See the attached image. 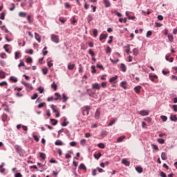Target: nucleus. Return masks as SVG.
Segmentation results:
<instances>
[{
    "label": "nucleus",
    "mask_w": 177,
    "mask_h": 177,
    "mask_svg": "<svg viewBox=\"0 0 177 177\" xmlns=\"http://www.w3.org/2000/svg\"><path fill=\"white\" fill-rule=\"evenodd\" d=\"M5 85H8V83L6 82H0V86H5Z\"/></svg>",
    "instance_id": "60"
},
{
    "label": "nucleus",
    "mask_w": 177,
    "mask_h": 177,
    "mask_svg": "<svg viewBox=\"0 0 177 177\" xmlns=\"http://www.w3.org/2000/svg\"><path fill=\"white\" fill-rule=\"evenodd\" d=\"M153 34V32H151V30H149L147 32V38H149V37H151V35Z\"/></svg>",
    "instance_id": "50"
},
{
    "label": "nucleus",
    "mask_w": 177,
    "mask_h": 177,
    "mask_svg": "<svg viewBox=\"0 0 177 177\" xmlns=\"http://www.w3.org/2000/svg\"><path fill=\"white\" fill-rule=\"evenodd\" d=\"M51 88H53L54 91H57V84L53 82V83L51 84Z\"/></svg>",
    "instance_id": "27"
},
{
    "label": "nucleus",
    "mask_w": 177,
    "mask_h": 177,
    "mask_svg": "<svg viewBox=\"0 0 177 177\" xmlns=\"http://www.w3.org/2000/svg\"><path fill=\"white\" fill-rule=\"evenodd\" d=\"M20 64L18 65V67H26V65L24 64V62H21V59H20Z\"/></svg>",
    "instance_id": "52"
},
{
    "label": "nucleus",
    "mask_w": 177,
    "mask_h": 177,
    "mask_svg": "<svg viewBox=\"0 0 177 177\" xmlns=\"http://www.w3.org/2000/svg\"><path fill=\"white\" fill-rule=\"evenodd\" d=\"M161 158H162V160H165L168 158V157L167 156V153H165V152H162Z\"/></svg>",
    "instance_id": "19"
},
{
    "label": "nucleus",
    "mask_w": 177,
    "mask_h": 177,
    "mask_svg": "<svg viewBox=\"0 0 177 177\" xmlns=\"http://www.w3.org/2000/svg\"><path fill=\"white\" fill-rule=\"evenodd\" d=\"M51 40L53 42H55V44H59L60 41L59 35H51Z\"/></svg>",
    "instance_id": "2"
},
{
    "label": "nucleus",
    "mask_w": 177,
    "mask_h": 177,
    "mask_svg": "<svg viewBox=\"0 0 177 177\" xmlns=\"http://www.w3.org/2000/svg\"><path fill=\"white\" fill-rule=\"evenodd\" d=\"M91 73H93V74H95V73H96V68H95V66H94V65H92L91 66Z\"/></svg>",
    "instance_id": "44"
},
{
    "label": "nucleus",
    "mask_w": 177,
    "mask_h": 177,
    "mask_svg": "<svg viewBox=\"0 0 177 177\" xmlns=\"http://www.w3.org/2000/svg\"><path fill=\"white\" fill-rule=\"evenodd\" d=\"M62 99H63L62 102L64 103H66L67 102L68 98H67V96H66V94H62Z\"/></svg>",
    "instance_id": "33"
},
{
    "label": "nucleus",
    "mask_w": 177,
    "mask_h": 177,
    "mask_svg": "<svg viewBox=\"0 0 177 177\" xmlns=\"http://www.w3.org/2000/svg\"><path fill=\"white\" fill-rule=\"evenodd\" d=\"M122 164H124L126 167H129V165H131V163L128 160H127V159H123L122 160Z\"/></svg>",
    "instance_id": "12"
},
{
    "label": "nucleus",
    "mask_w": 177,
    "mask_h": 177,
    "mask_svg": "<svg viewBox=\"0 0 177 177\" xmlns=\"http://www.w3.org/2000/svg\"><path fill=\"white\" fill-rule=\"evenodd\" d=\"M93 35H94L95 38H96V37H97V29H94L93 30Z\"/></svg>",
    "instance_id": "43"
},
{
    "label": "nucleus",
    "mask_w": 177,
    "mask_h": 177,
    "mask_svg": "<svg viewBox=\"0 0 177 177\" xmlns=\"http://www.w3.org/2000/svg\"><path fill=\"white\" fill-rule=\"evenodd\" d=\"M35 38L39 43L41 42V36L37 32H35Z\"/></svg>",
    "instance_id": "10"
},
{
    "label": "nucleus",
    "mask_w": 177,
    "mask_h": 177,
    "mask_svg": "<svg viewBox=\"0 0 177 177\" xmlns=\"http://www.w3.org/2000/svg\"><path fill=\"white\" fill-rule=\"evenodd\" d=\"M87 20H88V23H91V21H92V15H89L87 17Z\"/></svg>",
    "instance_id": "56"
},
{
    "label": "nucleus",
    "mask_w": 177,
    "mask_h": 177,
    "mask_svg": "<svg viewBox=\"0 0 177 177\" xmlns=\"http://www.w3.org/2000/svg\"><path fill=\"white\" fill-rule=\"evenodd\" d=\"M136 171H137L138 174H142V172H143V168H142V167H136Z\"/></svg>",
    "instance_id": "21"
},
{
    "label": "nucleus",
    "mask_w": 177,
    "mask_h": 177,
    "mask_svg": "<svg viewBox=\"0 0 177 177\" xmlns=\"http://www.w3.org/2000/svg\"><path fill=\"white\" fill-rule=\"evenodd\" d=\"M39 157L40 158H42V160H45V158H46V155L42 152H40Z\"/></svg>",
    "instance_id": "30"
},
{
    "label": "nucleus",
    "mask_w": 177,
    "mask_h": 177,
    "mask_svg": "<svg viewBox=\"0 0 177 177\" xmlns=\"http://www.w3.org/2000/svg\"><path fill=\"white\" fill-rule=\"evenodd\" d=\"M97 147H99L100 149H104V147H106V146H104V143H99L97 145Z\"/></svg>",
    "instance_id": "42"
},
{
    "label": "nucleus",
    "mask_w": 177,
    "mask_h": 177,
    "mask_svg": "<svg viewBox=\"0 0 177 177\" xmlns=\"http://www.w3.org/2000/svg\"><path fill=\"white\" fill-rule=\"evenodd\" d=\"M95 117L97 120H99V117H100V111H99V110L96 111Z\"/></svg>",
    "instance_id": "23"
},
{
    "label": "nucleus",
    "mask_w": 177,
    "mask_h": 177,
    "mask_svg": "<svg viewBox=\"0 0 177 177\" xmlns=\"http://www.w3.org/2000/svg\"><path fill=\"white\" fill-rule=\"evenodd\" d=\"M6 15V13L5 12H3L1 13V17H0L1 20H5Z\"/></svg>",
    "instance_id": "36"
},
{
    "label": "nucleus",
    "mask_w": 177,
    "mask_h": 177,
    "mask_svg": "<svg viewBox=\"0 0 177 177\" xmlns=\"http://www.w3.org/2000/svg\"><path fill=\"white\" fill-rule=\"evenodd\" d=\"M37 97H38V94L37 93H35L33 94V96L31 97V100H35V99H37Z\"/></svg>",
    "instance_id": "45"
},
{
    "label": "nucleus",
    "mask_w": 177,
    "mask_h": 177,
    "mask_svg": "<svg viewBox=\"0 0 177 177\" xmlns=\"http://www.w3.org/2000/svg\"><path fill=\"white\" fill-rule=\"evenodd\" d=\"M171 121H174V122H176L177 121V117L176 115H173L170 116Z\"/></svg>",
    "instance_id": "22"
},
{
    "label": "nucleus",
    "mask_w": 177,
    "mask_h": 177,
    "mask_svg": "<svg viewBox=\"0 0 177 177\" xmlns=\"http://www.w3.org/2000/svg\"><path fill=\"white\" fill-rule=\"evenodd\" d=\"M6 77V73L3 71H0V78H1V80H3V78H5Z\"/></svg>",
    "instance_id": "25"
},
{
    "label": "nucleus",
    "mask_w": 177,
    "mask_h": 177,
    "mask_svg": "<svg viewBox=\"0 0 177 177\" xmlns=\"http://www.w3.org/2000/svg\"><path fill=\"white\" fill-rule=\"evenodd\" d=\"M41 71L44 75H46L48 74V68H42Z\"/></svg>",
    "instance_id": "38"
},
{
    "label": "nucleus",
    "mask_w": 177,
    "mask_h": 177,
    "mask_svg": "<svg viewBox=\"0 0 177 177\" xmlns=\"http://www.w3.org/2000/svg\"><path fill=\"white\" fill-rule=\"evenodd\" d=\"M160 118H161L162 121H163V122H165V121H167V120H168V118L165 115H161Z\"/></svg>",
    "instance_id": "41"
},
{
    "label": "nucleus",
    "mask_w": 177,
    "mask_h": 177,
    "mask_svg": "<svg viewBox=\"0 0 177 177\" xmlns=\"http://www.w3.org/2000/svg\"><path fill=\"white\" fill-rule=\"evenodd\" d=\"M44 106H45V102H41L38 104V108L41 109V107H44Z\"/></svg>",
    "instance_id": "57"
},
{
    "label": "nucleus",
    "mask_w": 177,
    "mask_h": 177,
    "mask_svg": "<svg viewBox=\"0 0 177 177\" xmlns=\"http://www.w3.org/2000/svg\"><path fill=\"white\" fill-rule=\"evenodd\" d=\"M158 142L160 145H164L165 143V140L162 139V138H159V139H158Z\"/></svg>",
    "instance_id": "31"
},
{
    "label": "nucleus",
    "mask_w": 177,
    "mask_h": 177,
    "mask_svg": "<svg viewBox=\"0 0 177 177\" xmlns=\"http://www.w3.org/2000/svg\"><path fill=\"white\" fill-rule=\"evenodd\" d=\"M160 176L161 177H167V174L165 173H164V171H161Z\"/></svg>",
    "instance_id": "62"
},
{
    "label": "nucleus",
    "mask_w": 177,
    "mask_h": 177,
    "mask_svg": "<svg viewBox=\"0 0 177 177\" xmlns=\"http://www.w3.org/2000/svg\"><path fill=\"white\" fill-rule=\"evenodd\" d=\"M88 53H89V55H91V56H95V52H93V51L92 50V49H90V50H88Z\"/></svg>",
    "instance_id": "58"
},
{
    "label": "nucleus",
    "mask_w": 177,
    "mask_h": 177,
    "mask_svg": "<svg viewBox=\"0 0 177 177\" xmlns=\"http://www.w3.org/2000/svg\"><path fill=\"white\" fill-rule=\"evenodd\" d=\"M19 17H26L27 16V12H19Z\"/></svg>",
    "instance_id": "26"
},
{
    "label": "nucleus",
    "mask_w": 177,
    "mask_h": 177,
    "mask_svg": "<svg viewBox=\"0 0 177 177\" xmlns=\"http://www.w3.org/2000/svg\"><path fill=\"white\" fill-rule=\"evenodd\" d=\"M50 121L52 123V125L57 124V120L56 119H50Z\"/></svg>",
    "instance_id": "28"
},
{
    "label": "nucleus",
    "mask_w": 177,
    "mask_h": 177,
    "mask_svg": "<svg viewBox=\"0 0 177 177\" xmlns=\"http://www.w3.org/2000/svg\"><path fill=\"white\" fill-rule=\"evenodd\" d=\"M91 110V106H85L82 108V115H89V111Z\"/></svg>",
    "instance_id": "1"
},
{
    "label": "nucleus",
    "mask_w": 177,
    "mask_h": 177,
    "mask_svg": "<svg viewBox=\"0 0 177 177\" xmlns=\"http://www.w3.org/2000/svg\"><path fill=\"white\" fill-rule=\"evenodd\" d=\"M106 53H111V48H110V46L106 47Z\"/></svg>",
    "instance_id": "54"
},
{
    "label": "nucleus",
    "mask_w": 177,
    "mask_h": 177,
    "mask_svg": "<svg viewBox=\"0 0 177 177\" xmlns=\"http://www.w3.org/2000/svg\"><path fill=\"white\" fill-rule=\"evenodd\" d=\"M149 80L151 81H152V82H156V80H158V76L154 75H152L151 74H149Z\"/></svg>",
    "instance_id": "3"
},
{
    "label": "nucleus",
    "mask_w": 177,
    "mask_h": 177,
    "mask_svg": "<svg viewBox=\"0 0 177 177\" xmlns=\"http://www.w3.org/2000/svg\"><path fill=\"white\" fill-rule=\"evenodd\" d=\"M22 85H24V86H26V88H28V89H32V86H31V84L30 83H27L26 82H21Z\"/></svg>",
    "instance_id": "6"
},
{
    "label": "nucleus",
    "mask_w": 177,
    "mask_h": 177,
    "mask_svg": "<svg viewBox=\"0 0 177 177\" xmlns=\"http://www.w3.org/2000/svg\"><path fill=\"white\" fill-rule=\"evenodd\" d=\"M115 121H117V119L113 118L110 120L109 123L108 124V127H111V125H114L115 124Z\"/></svg>",
    "instance_id": "14"
},
{
    "label": "nucleus",
    "mask_w": 177,
    "mask_h": 177,
    "mask_svg": "<svg viewBox=\"0 0 177 177\" xmlns=\"http://www.w3.org/2000/svg\"><path fill=\"white\" fill-rule=\"evenodd\" d=\"M10 81H12V82H17V77H15L13 76H11L10 77Z\"/></svg>",
    "instance_id": "34"
},
{
    "label": "nucleus",
    "mask_w": 177,
    "mask_h": 177,
    "mask_svg": "<svg viewBox=\"0 0 177 177\" xmlns=\"http://www.w3.org/2000/svg\"><path fill=\"white\" fill-rule=\"evenodd\" d=\"M122 88H123V89H127V86L125 85H127V82H122L120 84Z\"/></svg>",
    "instance_id": "40"
},
{
    "label": "nucleus",
    "mask_w": 177,
    "mask_h": 177,
    "mask_svg": "<svg viewBox=\"0 0 177 177\" xmlns=\"http://www.w3.org/2000/svg\"><path fill=\"white\" fill-rule=\"evenodd\" d=\"M108 36L109 35L107 34L102 33L100 36V41H103V39H106V38H107Z\"/></svg>",
    "instance_id": "9"
},
{
    "label": "nucleus",
    "mask_w": 177,
    "mask_h": 177,
    "mask_svg": "<svg viewBox=\"0 0 177 177\" xmlns=\"http://www.w3.org/2000/svg\"><path fill=\"white\" fill-rule=\"evenodd\" d=\"M8 120V115H6V113H3L2 115V121L5 122Z\"/></svg>",
    "instance_id": "29"
},
{
    "label": "nucleus",
    "mask_w": 177,
    "mask_h": 177,
    "mask_svg": "<svg viewBox=\"0 0 177 177\" xmlns=\"http://www.w3.org/2000/svg\"><path fill=\"white\" fill-rule=\"evenodd\" d=\"M172 109L174 111H177V105L176 104L173 105Z\"/></svg>",
    "instance_id": "64"
},
{
    "label": "nucleus",
    "mask_w": 177,
    "mask_h": 177,
    "mask_svg": "<svg viewBox=\"0 0 177 177\" xmlns=\"http://www.w3.org/2000/svg\"><path fill=\"white\" fill-rule=\"evenodd\" d=\"M168 39L170 42H174V35L171 33L167 35Z\"/></svg>",
    "instance_id": "16"
},
{
    "label": "nucleus",
    "mask_w": 177,
    "mask_h": 177,
    "mask_svg": "<svg viewBox=\"0 0 177 177\" xmlns=\"http://www.w3.org/2000/svg\"><path fill=\"white\" fill-rule=\"evenodd\" d=\"M145 121H147V122H151V119L150 118H145Z\"/></svg>",
    "instance_id": "61"
},
{
    "label": "nucleus",
    "mask_w": 177,
    "mask_h": 177,
    "mask_svg": "<svg viewBox=\"0 0 177 177\" xmlns=\"http://www.w3.org/2000/svg\"><path fill=\"white\" fill-rule=\"evenodd\" d=\"M118 78V76L115 75V77H112L109 79V82H114V81H115V80H117Z\"/></svg>",
    "instance_id": "32"
},
{
    "label": "nucleus",
    "mask_w": 177,
    "mask_h": 177,
    "mask_svg": "<svg viewBox=\"0 0 177 177\" xmlns=\"http://www.w3.org/2000/svg\"><path fill=\"white\" fill-rule=\"evenodd\" d=\"M140 89H142L141 86H137L134 88V91H135L136 93H140Z\"/></svg>",
    "instance_id": "11"
},
{
    "label": "nucleus",
    "mask_w": 177,
    "mask_h": 177,
    "mask_svg": "<svg viewBox=\"0 0 177 177\" xmlns=\"http://www.w3.org/2000/svg\"><path fill=\"white\" fill-rule=\"evenodd\" d=\"M21 176H23V175H21V174L20 173H16L15 174V177H21Z\"/></svg>",
    "instance_id": "63"
},
{
    "label": "nucleus",
    "mask_w": 177,
    "mask_h": 177,
    "mask_svg": "<svg viewBox=\"0 0 177 177\" xmlns=\"http://www.w3.org/2000/svg\"><path fill=\"white\" fill-rule=\"evenodd\" d=\"M55 96H56L57 97L54 98V100H62V95H60L59 93H55Z\"/></svg>",
    "instance_id": "13"
},
{
    "label": "nucleus",
    "mask_w": 177,
    "mask_h": 177,
    "mask_svg": "<svg viewBox=\"0 0 177 177\" xmlns=\"http://www.w3.org/2000/svg\"><path fill=\"white\" fill-rule=\"evenodd\" d=\"M59 21H60L61 23H62V24H64L66 23V19H64L60 17V18L59 19Z\"/></svg>",
    "instance_id": "55"
},
{
    "label": "nucleus",
    "mask_w": 177,
    "mask_h": 177,
    "mask_svg": "<svg viewBox=\"0 0 177 177\" xmlns=\"http://www.w3.org/2000/svg\"><path fill=\"white\" fill-rule=\"evenodd\" d=\"M138 48H133V55H135V56H136V55H138Z\"/></svg>",
    "instance_id": "49"
},
{
    "label": "nucleus",
    "mask_w": 177,
    "mask_h": 177,
    "mask_svg": "<svg viewBox=\"0 0 177 177\" xmlns=\"http://www.w3.org/2000/svg\"><path fill=\"white\" fill-rule=\"evenodd\" d=\"M55 146H63V142H62V140H57L55 142Z\"/></svg>",
    "instance_id": "18"
},
{
    "label": "nucleus",
    "mask_w": 177,
    "mask_h": 177,
    "mask_svg": "<svg viewBox=\"0 0 177 177\" xmlns=\"http://www.w3.org/2000/svg\"><path fill=\"white\" fill-rule=\"evenodd\" d=\"M151 147H153V149L154 150H158V146H157V145L153 144V145H151Z\"/></svg>",
    "instance_id": "59"
},
{
    "label": "nucleus",
    "mask_w": 177,
    "mask_h": 177,
    "mask_svg": "<svg viewBox=\"0 0 177 177\" xmlns=\"http://www.w3.org/2000/svg\"><path fill=\"white\" fill-rule=\"evenodd\" d=\"M26 53H28L29 55H32L34 53V50L32 49H28L26 50Z\"/></svg>",
    "instance_id": "39"
},
{
    "label": "nucleus",
    "mask_w": 177,
    "mask_h": 177,
    "mask_svg": "<svg viewBox=\"0 0 177 177\" xmlns=\"http://www.w3.org/2000/svg\"><path fill=\"white\" fill-rule=\"evenodd\" d=\"M26 63H32V58L31 57L26 58Z\"/></svg>",
    "instance_id": "46"
},
{
    "label": "nucleus",
    "mask_w": 177,
    "mask_h": 177,
    "mask_svg": "<svg viewBox=\"0 0 177 177\" xmlns=\"http://www.w3.org/2000/svg\"><path fill=\"white\" fill-rule=\"evenodd\" d=\"M20 57V53L15 52V60H17Z\"/></svg>",
    "instance_id": "47"
},
{
    "label": "nucleus",
    "mask_w": 177,
    "mask_h": 177,
    "mask_svg": "<svg viewBox=\"0 0 177 177\" xmlns=\"http://www.w3.org/2000/svg\"><path fill=\"white\" fill-rule=\"evenodd\" d=\"M103 3L105 5V8H110L111 6V3L109 0H104Z\"/></svg>",
    "instance_id": "7"
},
{
    "label": "nucleus",
    "mask_w": 177,
    "mask_h": 177,
    "mask_svg": "<svg viewBox=\"0 0 177 177\" xmlns=\"http://www.w3.org/2000/svg\"><path fill=\"white\" fill-rule=\"evenodd\" d=\"M92 88L93 89H97V91L100 90V84L99 83H94L92 84Z\"/></svg>",
    "instance_id": "4"
},
{
    "label": "nucleus",
    "mask_w": 177,
    "mask_h": 177,
    "mask_svg": "<svg viewBox=\"0 0 177 177\" xmlns=\"http://www.w3.org/2000/svg\"><path fill=\"white\" fill-rule=\"evenodd\" d=\"M138 114H140V115H142V116L149 115V111L142 110L139 111Z\"/></svg>",
    "instance_id": "5"
},
{
    "label": "nucleus",
    "mask_w": 177,
    "mask_h": 177,
    "mask_svg": "<svg viewBox=\"0 0 177 177\" xmlns=\"http://www.w3.org/2000/svg\"><path fill=\"white\" fill-rule=\"evenodd\" d=\"M100 157H102V153L100 152H99L97 154H94V158H95L96 160H99Z\"/></svg>",
    "instance_id": "24"
},
{
    "label": "nucleus",
    "mask_w": 177,
    "mask_h": 177,
    "mask_svg": "<svg viewBox=\"0 0 177 177\" xmlns=\"http://www.w3.org/2000/svg\"><path fill=\"white\" fill-rule=\"evenodd\" d=\"M120 70L123 71V73H125L127 71V66H125L124 64H120Z\"/></svg>",
    "instance_id": "15"
},
{
    "label": "nucleus",
    "mask_w": 177,
    "mask_h": 177,
    "mask_svg": "<svg viewBox=\"0 0 177 177\" xmlns=\"http://www.w3.org/2000/svg\"><path fill=\"white\" fill-rule=\"evenodd\" d=\"M75 67V64H69L68 66V70H74V68Z\"/></svg>",
    "instance_id": "35"
},
{
    "label": "nucleus",
    "mask_w": 177,
    "mask_h": 177,
    "mask_svg": "<svg viewBox=\"0 0 177 177\" xmlns=\"http://www.w3.org/2000/svg\"><path fill=\"white\" fill-rule=\"evenodd\" d=\"M37 91H39V93H44V88L41 86L37 88Z\"/></svg>",
    "instance_id": "53"
},
{
    "label": "nucleus",
    "mask_w": 177,
    "mask_h": 177,
    "mask_svg": "<svg viewBox=\"0 0 177 177\" xmlns=\"http://www.w3.org/2000/svg\"><path fill=\"white\" fill-rule=\"evenodd\" d=\"M124 49H125V52H126V53H127V55H129V53H131V47H130L129 44H127L124 47Z\"/></svg>",
    "instance_id": "8"
},
{
    "label": "nucleus",
    "mask_w": 177,
    "mask_h": 177,
    "mask_svg": "<svg viewBox=\"0 0 177 177\" xmlns=\"http://www.w3.org/2000/svg\"><path fill=\"white\" fill-rule=\"evenodd\" d=\"M9 44H5L3 46V48L5 49L6 52H7L8 53H9Z\"/></svg>",
    "instance_id": "37"
},
{
    "label": "nucleus",
    "mask_w": 177,
    "mask_h": 177,
    "mask_svg": "<svg viewBox=\"0 0 177 177\" xmlns=\"http://www.w3.org/2000/svg\"><path fill=\"white\" fill-rule=\"evenodd\" d=\"M125 138H126L125 136H122L120 137H118L117 138L118 143H121V142H122V140H124V139H125Z\"/></svg>",
    "instance_id": "17"
},
{
    "label": "nucleus",
    "mask_w": 177,
    "mask_h": 177,
    "mask_svg": "<svg viewBox=\"0 0 177 177\" xmlns=\"http://www.w3.org/2000/svg\"><path fill=\"white\" fill-rule=\"evenodd\" d=\"M0 172L1 174H3V172H5V168H3V165H0Z\"/></svg>",
    "instance_id": "51"
},
{
    "label": "nucleus",
    "mask_w": 177,
    "mask_h": 177,
    "mask_svg": "<svg viewBox=\"0 0 177 177\" xmlns=\"http://www.w3.org/2000/svg\"><path fill=\"white\" fill-rule=\"evenodd\" d=\"M80 145H81L82 146H84V145H86V140H85V139L82 140L80 141Z\"/></svg>",
    "instance_id": "48"
},
{
    "label": "nucleus",
    "mask_w": 177,
    "mask_h": 177,
    "mask_svg": "<svg viewBox=\"0 0 177 177\" xmlns=\"http://www.w3.org/2000/svg\"><path fill=\"white\" fill-rule=\"evenodd\" d=\"M79 169H82V171H86V167L84 164H80L79 166Z\"/></svg>",
    "instance_id": "20"
}]
</instances>
